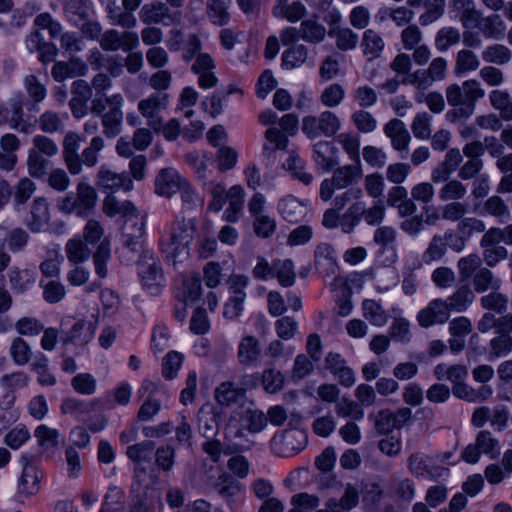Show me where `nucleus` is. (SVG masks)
Segmentation results:
<instances>
[{"label": "nucleus", "instance_id": "1", "mask_svg": "<svg viewBox=\"0 0 512 512\" xmlns=\"http://www.w3.org/2000/svg\"><path fill=\"white\" fill-rule=\"evenodd\" d=\"M445 96L450 106L455 107V113L462 118H469L476 109L477 102L484 98L485 90L477 79L465 80L461 85L454 83L445 90Z\"/></svg>", "mask_w": 512, "mask_h": 512}, {"label": "nucleus", "instance_id": "2", "mask_svg": "<svg viewBox=\"0 0 512 512\" xmlns=\"http://www.w3.org/2000/svg\"><path fill=\"white\" fill-rule=\"evenodd\" d=\"M33 146L27 154V170L30 176L40 179L47 175L52 158L59 153L56 142L46 135L38 134L32 139Z\"/></svg>", "mask_w": 512, "mask_h": 512}, {"label": "nucleus", "instance_id": "3", "mask_svg": "<svg viewBox=\"0 0 512 512\" xmlns=\"http://www.w3.org/2000/svg\"><path fill=\"white\" fill-rule=\"evenodd\" d=\"M97 193L93 186L86 182H79L76 193H68L58 202V208L65 214H76L80 217L88 216L96 207Z\"/></svg>", "mask_w": 512, "mask_h": 512}, {"label": "nucleus", "instance_id": "4", "mask_svg": "<svg viewBox=\"0 0 512 512\" xmlns=\"http://www.w3.org/2000/svg\"><path fill=\"white\" fill-rule=\"evenodd\" d=\"M361 177V169L356 165H345L337 168L332 178L324 179L320 185V198L323 201L332 199L336 189H346L357 183Z\"/></svg>", "mask_w": 512, "mask_h": 512}, {"label": "nucleus", "instance_id": "5", "mask_svg": "<svg viewBox=\"0 0 512 512\" xmlns=\"http://www.w3.org/2000/svg\"><path fill=\"white\" fill-rule=\"evenodd\" d=\"M340 126V120L335 113L324 111L318 117H304L302 130L309 138L314 139L322 135L331 137L338 132Z\"/></svg>", "mask_w": 512, "mask_h": 512}, {"label": "nucleus", "instance_id": "6", "mask_svg": "<svg viewBox=\"0 0 512 512\" xmlns=\"http://www.w3.org/2000/svg\"><path fill=\"white\" fill-rule=\"evenodd\" d=\"M409 471L418 478L436 481L445 479L449 475V469L436 465L432 459L424 453H413L408 458Z\"/></svg>", "mask_w": 512, "mask_h": 512}, {"label": "nucleus", "instance_id": "7", "mask_svg": "<svg viewBox=\"0 0 512 512\" xmlns=\"http://www.w3.org/2000/svg\"><path fill=\"white\" fill-rule=\"evenodd\" d=\"M159 266L157 259L149 252H144L138 262V273L143 289L152 295L159 291Z\"/></svg>", "mask_w": 512, "mask_h": 512}, {"label": "nucleus", "instance_id": "8", "mask_svg": "<svg viewBox=\"0 0 512 512\" xmlns=\"http://www.w3.org/2000/svg\"><path fill=\"white\" fill-rule=\"evenodd\" d=\"M138 42L137 33L130 31L120 33L115 29L105 31L99 39L100 47L105 51H117L119 49L130 51L137 46Z\"/></svg>", "mask_w": 512, "mask_h": 512}, {"label": "nucleus", "instance_id": "9", "mask_svg": "<svg viewBox=\"0 0 512 512\" xmlns=\"http://www.w3.org/2000/svg\"><path fill=\"white\" fill-rule=\"evenodd\" d=\"M81 142V135L74 131L67 132L62 141L63 161L72 175H79L82 172V167L79 164Z\"/></svg>", "mask_w": 512, "mask_h": 512}, {"label": "nucleus", "instance_id": "10", "mask_svg": "<svg viewBox=\"0 0 512 512\" xmlns=\"http://www.w3.org/2000/svg\"><path fill=\"white\" fill-rule=\"evenodd\" d=\"M96 184L101 190L111 193L120 189L130 191L133 188V182L128 174L116 173L105 165H102L98 170Z\"/></svg>", "mask_w": 512, "mask_h": 512}, {"label": "nucleus", "instance_id": "11", "mask_svg": "<svg viewBox=\"0 0 512 512\" xmlns=\"http://www.w3.org/2000/svg\"><path fill=\"white\" fill-rule=\"evenodd\" d=\"M262 346L254 335H244L238 342L237 359L244 367L256 366L262 358Z\"/></svg>", "mask_w": 512, "mask_h": 512}, {"label": "nucleus", "instance_id": "12", "mask_svg": "<svg viewBox=\"0 0 512 512\" xmlns=\"http://www.w3.org/2000/svg\"><path fill=\"white\" fill-rule=\"evenodd\" d=\"M450 310L443 299L432 300L425 308L419 311L417 319L419 325L428 328L436 324H444L449 320Z\"/></svg>", "mask_w": 512, "mask_h": 512}, {"label": "nucleus", "instance_id": "13", "mask_svg": "<svg viewBox=\"0 0 512 512\" xmlns=\"http://www.w3.org/2000/svg\"><path fill=\"white\" fill-rule=\"evenodd\" d=\"M144 225V216L138 210L124 218L121 230L125 247L132 251L137 249L139 240L144 234Z\"/></svg>", "mask_w": 512, "mask_h": 512}, {"label": "nucleus", "instance_id": "14", "mask_svg": "<svg viewBox=\"0 0 512 512\" xmlns=\"http://www.w3.org/2000/svg\"><path fill=\"white\" fill-rule=\"evenodd\" d=\"M216 67L214 59L208 53H199L191 67L198 75V84L203 89H210L217 85L218 78L214 73Z\"/></svg>", "mask_w": 512, "mask_h": 512}, {"label": "nucleus", "instance_id": "15", "mask_svg": "<svg viewBox=\"0 0 512 512\" xmlns=\"http://www.w3.org/2000/svg\"><path fill=\"white\" fill-rule=\"evenodd\" d=\"M95 330V323L79 319L74 323L71 329L61 337L62 344L65 346L74 345L84 347L93 339Z\"/></svg>", "mask_w": 512, "mask_h": 512}, {"label": "nucleus", "instance_id": "16", "mask_svg": "<svg viewBox=\"0 0 512 512\" xmlns=\"http://www.w3.org/2000/svg\"><path fill=\"white\" fill-rule=\"evenodd\" d=\"M87 71L88 67L82 59L72 57L68 61L56 62L51 69V74L55 81L63 82L68 78L84 76Z\"/></svg>", "mask_w": 512, "mask_h": 512}, {"label": "nucleus", "instance_id": "17", "mask_svg": "<svg viewBox=\"0 0 512 512\" xmlns=\"http://www.w3.org/2000/svg\"><path fill=\"white\" fill-rule=\"evenodd\" d=\"M24 466L22 475L18 484V493L22 496L28 497L38 493L40 489V480L42 473L36 466L32 465L27 456L22 457Z\"/></svg>", "mask_w": 512, "mask_h": 512}, {"label": "nucleus", "instance_id": "18", "mask_svg": "<svg viewBox=\"0 0 512 512\" xmlns=\"http://www.w3.org/2000/svg\"><path fill=\"white\" fill-rule=\"evenodd\" d=\"M385 135L390 138L392 147L398 152H408L410 133L403 121L394 118L384 127Z\"/></svg>", "mask_w": 512, "mask_h": 512}, {"label": "nucleus", "instance_id": "19", "mask_svg": "<svg viewBox=\"0 0 512 512\" xmlns=\"http://www.w3.org/2000/svg\"><path fill=\"white\" fill-rule=\"evenodd\" d=\"M277 208L283 219L291 223L301 221L307 213L306 203L292 195L282 198Z\"/></svg>", "mask_w": 512, "mask_h": 512}, {"label": "nucleus", "instance_id": "20", "mask_svg": "<svg viewBox=\"0 0 512 512\" xmlns=\"http://www.w3.org/2000/svg\"><path fill=\"white\" fill-rule=\"evenodd\" d=\"M265 142L263 144V156L269 161L275 159L278 150H286L288 146V137L277 127L268 128L264 134Z\"/></svg>", "mask_w": 512, "mask_h": 512}, {"label": "nucleus", "instance_id": "21", "mask_svg": "<svg viewBox=\"0 0 512 512\" xmlns=\"http://www.w3.org/2000/svg\"><path fill=\"white\" fill-rule=\"evenodd\" d=\"M244 397V390L231 381L220 383L214 391V399L220 406L238 404Z\"/></svg>", "mask_w": 512, "mask_h": 512}, {"label": "nucleus", "instance_id": "22", "mask_svg": "<svg viewBox=\"0 0 512 512\" xmlns=\"http://www.w3.org/2000/svg\"><path fill=\"white\" fill-rule=\"evenodd\" d=\"M245 190L241 185H233L227 191V201L229 203L224 211L222 218L226 222H236L243 209Z\"/></svg>", "mask_w": 512, "mask_h": 512}, {"label": "nucleus", "instance_id": "23", "mask_svg": "<svg viewBox=\"0 0 512 512\" xmlns=\"http://www.w3.org/2000/svg\"><path fill=\"white\" fill-rule=\"evenodd\" d=\"M337 148L328 141H320L314 145L313 159L318 167L325 171L333 169L337 163Z\"/></svg>", "mask_w": 512, "mask_h": 512}, {"label": "nucleus", "instance_id": "24", "mask_svg": "<svg viewBox=\"0 0 512 512\" xmlns=\"http://www.w3.org/2000/svg\"><path fill=\"white\" fill-rule=\"evenodd\" d=\"M26 44L29 51L39 52V60L42 63L52 62L57 57V47L51 42L43 41L41 34L38 31L31 33L27 37Z\"/></svg>", "mask_w": 512, "mask_h": 512}, {"label": "nucleus", "instance_id": "25", "mask_svg": "<svg viewBox=\"0 0 512 512\" xmlns=\"http://www.w3.org/2000/svg\"><path fill=\"white\" fill-rule=\"evenodd\" d=\"M306 14V8L300 1L288 3V0H276L273 7V15L278 19H286L295 23Z\"/></svg>", "mask_w": 512, "mask_h": 512}, {"label": "nucleus", "instance_id": "26", "mask_svg": "<svg viewBox=\"0 0 512 512\" xmlns=\"http://www.w3.org/2000/svg\"><path fill=\"white\" fill-rule=\"evenodd\" d=\"M155 442L146 440L138 444L131 445L127 448L126 454L128 458L141 465L144 462H149L152 455H155V464L160 462V449H155Z\"/></svg>", "mask_w": 512, "mask_h": 512}, {"label": "nucleus", "instance_id": "27", "mask_svg": "<svg viewBox=\"0 0 512 512\" xmlns=\"http://www.w3.org/2000/svg\"><path fill=\"white\" fill-rule=\"evenodd\" d=\"M481 57L489 65L505 66L512 60V51L504 44L493 43L482 50Z\"/></svg>", "mask_w": 512, "mask_h": 512}, {"label": "nucleus", "instance_id": "28", "mask_svg": "<svg viewBox=\"0 0 512 512\" xmlns=\"http://www.w3.org/2000/svg\"><path fill=\"white\" fill-rule=\"evenodd\" d=\"M195 232V221L192 218L183 219L177 222L173 231V240L178 242V246L176 247V253L173 254V258L176 257L177 254L187 253L186 245L192 240ZM173 264H175V259H173Z\"/></svg>", "mask_w": 512, "mask_h": 512}, {"label": "nucleus", "instance_id": "29", "mask_svg": "<svg viewBox=\"0 0 512 512\" xmlns=\"http://www.w3.org/2000/svg\"><path fill=\"white\" fill-rule=\"evenodd\" d=\"M481 66L479 56L471 49L462 48L455 56L454 73L462 76L478 70Z\"/></svg>", "mask_w": 512, "mask_h": 512}, {"label": "nucleus", "instance_id": "30", "mask_svg": "<svg viewBox=\"0 0 512 512\" xmlns=\"http://www.w3.org/2000/svg\"><path fill=\"white\" fill-rule=\"evenodd\" d=\"M490 105L504 121H512V97L507 90L493 89L488 94Z\"/></svg>", "mask_w": 512, "mask_h": 512}, {"label": "nucleus", "instance_id": "31", "mask_svg": "<svg viewBox=\"0 0 512 512\" xmlns=\"http://www.w3.org/2000/svg\"><path fill=\"white\" fill-rule=\"evenodd\" d=\"M474 293L467 285L459 286L456 291L447 297L444 302L449 308L450 312L461 313L470 307L474 301Z\"/></svg>", "mask_w": 512, "mask_h": 512}, {"label": "nucleus", "instance_id": "32", "mask_svg": "<svg viewBox=\"0 0 512 512\" xmlns=\"http://www.w3.org/2000/svg\"><path fill=\"white\" fill-rule=\"evenodd\" d=\"M138 209L131 201H119L114 195L109 194L103 200L102 211L110 218L120 216L123 219L133 214Z\"/></svg>", "mask_w": 512, "mask_h": 512}, {"label": "nucleus", "instance_id": "33", "mask_svg": "<svg viewBox=\"0 0 512 512\" xmlns=\"http://www.w3.org/2000/svg\"><path fill=\"white\" fill-rule=\"evenodd\" d=\"M384 46V40L378 32L373 29L364 32L360 47L369 61L379 58Z\"/></svg>", "mask_w": 512, "mask_h": 512}, {"label": "nucleus", "instance_id": "34", "mask_svg": "<svg viewBox=\"0 0 512 512\" xmlns=\"http://www.w3.org/2000/svg\"><path fill=\"white\" fill-rule=\"evenodd\" d=\"M363 201L353 202L340 214V229L344 234H352L362 221Z\"/></svg>", "mask_w": 512, "mask_h": 512}, {"label": "nucleus", "instance_id": "35", "mask_svg": "<svg viewBox=\"0 0 512 512\" xmlns=\"http://www.w3.org/2000/svg\"><path fill=\"white\" fill-rule=\"evenodd\" d=\"M472 283L477 293H484L488 290L497 291L501 286V280L487 267H482L476 271Z\"/></svg>", "mask_w": 512, "mask_h": 512}, {"label": "nucleus", "instance_id": "36", "mask_svg": "<svg viewBox=\"0 0 512 512\" xmlns=\"http://www.w3.org/2000/svg\"><path fill=\"white\" fill-rule=\"evenodd\" d=\"M315 265L318 269H323L327 274H333L336 270V255L332 245L320 243L315 252Z\"/></svg>", "mask_w": 512, "mask_h": 512}, {"label": "nucleus", "instance_id": "37", "mask_svg": "<svg viewBox=\"0 0 512 512\" xmlns=\"http://www.w3.org/2000/svg\"><path fill=\"white\" fill-rule=\"evenodd\" d=\"M512 352V336L505 331L498 330L489 341V359L506 357Z\"/></svg>", "mask_w": 512, "mask_h": 512}, {"label": "nucleus", "instance_id": "38", "mask_svg": "<svg viewBox=\"0 0 512 512\" xmlns=\"http://www.w3.org/2000/svg\"><path fill=\"white\" fill-rule=\"evenodd\" d=\"M66 114H60L53 110H46L39 115L36 123L45 134H54L64 129Z\"/></svg>", "mask_w": 512, "mask_h": 512}, {"label": "nucleus", "instance_id": "39", "mask_svg": "<svg viewBox=\"0 0 512 512\" xmlns=\"http://www.w3.org/2000/svg\"><path fill=\"white\" fill-rule=\"evenodd\" d=\"M461 41V32L453 26H444L440 28L435 35V49L441 53L449 50L450 47L457 45Z\"/></svg>", "mask_w": 512, "mask_h": 512}, {"label": "nucleus", "instance_id": "40", "mask_svg": "<svg viewBox=\"0 0 512 512\" xmlns=\"http://www.w3.org/2000/svg\"><path fill=\"white\" fill-rule=\"evenodd\" d=\"M396 239V231L394 228L390 226H380L378 227L373 235V241L380 246V250L390 251L391 254L387 259L388 263H393L396 258V254L393 250V244Z\"/></svg>", "mask_w": 512, "mask_h": 512}, {"label": "nucleus", "instance_id": "41", "mask_svg": "<svg viewBox=\"0 0 512 512\" xmlns=\"http://www.w3.org/2000/svg\"><path fill=\"white\" fill-rule=\"evenodd\" d=\"M467 195V187L462 180L450 179L438 190V198L441 202L460 201Z\"/></svg>", "mask_w": 512, "mask_h": 512}, {"label": "nucleus", "instance_id": "42", "mask_svg": "<svg viewBox=\"0 0 512 512\" xmlns=\"http://www.w3.org/2000/svg\"><path fill=\"white\" fill-rule=\"evenodd\" d=\"M503 242L512 246V223L503 228L491 227L482 236L480 246H493Z\"/></svg>", "mask_w": 512, "mask_h": 512}, {"label": "nucleus", "instance_id": "43", "mask_svg": "<svg viewBox=\"0 0 512 512\" xmlns=\"http://www.w3.org/2000/svg\"><path fill=\"white\" fill-rule=\"evenodd\" d=\"M482 214L490 215L503 223L510 218V210L505 201L497 195L488 197L482 208Z\"/></svg>", "mask_w": 512, "mask_h": 512}, {"label": "nucleus", "instance_id": "44", "mask_svg": "<svg viewBox=\"0 0 512 512\" xmlns=\"http://www.w3.org/2000/svg\"><path fill=\"white\" fill-rule=\"evenodd\" d=\"M12 115L8 122L13 130L23 134H31L34 131V124L24 118V110L21 101H12L10 103Z\"/></svg>", "mask_w": 512, "mask_h": 512}, {"label": "nucleus", "instance_id": "45", "mask_svg": "<svg viewBox=\"0 0 512 512\" xmlns=\"http://www.w3.org/2000/svg\"><path fill=\"white\" fill-rule=\"evenodd\" d=\"M231 0H209L207 14L211 22L218 26L226 25L230 20L228 9Z\"/></svg>", "mask_w": 512, "mask_h": 512}, {"label": "nucleus", "instance_id": "46", "mask_svg": "<svg viewBox=\"0 0 512 512\" xmlns=\"http://www.w3.org/2000/svg\"><path fill=\"white\" fill-rule=\"evenodd\" d=\"M32 220L28 221V227L38 232L49 221L48 203L44 198H36L31 207Z\"/></svg>", "mask_w": 512, "mask_h": 512}, {"label": "nucleus", "instance_id": "47", "mask_svg": "<svg viewBox=\"0 0 512 512\" xmlns=\"http://www.w3.org/2000/svg\"><path fill=\"white\" fill-rule=\"evenodd\" d=\"M140 113L148 119L149 124L155 131L160 129V121L158 115L160 113V99L157 95H151L143 99L138 104Z\"/></svg>", "mask_w": 512, "mask_h": 512}, {"label": "nucleus", "instance_id": "48", "mask_svg": "<svg viewBox=\"0 0 512 512\" xmlns=\"http://www.w3.org/2000/svg\"><path fill=\"white\" fill-rule=\"evenodd\" d=\"M481 30L487 39L499 40L503 38L506 31V24L498 14L482 17Z\"/></svg>", "mask_w": 512, "mask_h": 512}, {"label": "nucleus", "instance_id": "49", "mask_svg": "<svg viewBox=\"0 0 512 512\" xmlns=\"http://www.w3.org/2000/svg\"><path fill=\"white\" fill-rule=\"evenodd\" d=\"M299 33L302 40L318 44L325 39L326 28L314 20H305L299 26Z\"/></svg>", "mask_w": 512, "mask_h": 512}, {"label": "nucleus", "instance_id": "50", "mask_svg": "<svg viewBox=\"0 0 512 512\" xmlns=\"http://www.w3.org/2000/svg\"><path fill=\"white\" fill-rule=\"evenodd\" d=\"M136 477L139 496L145 500L158 497V481L156 477L148 475L144 469H137Z\"/></svg>", "mask_w": 512, "mask_h": 512}, {"label": "nucleus", "instance_id": "51", "mask_svg": "<svg viewBox=\"0 0 512 512\" xmlns=\"http://www.w3.org/2000/svg\"><path fill=\"white\" fill-rule=\"evenodd\" d=\"M275 277L282 287H291L296 280L295 266L290 259L274 260Z\"/></svg>", "mask_w": 512, "mask_h": 512}, {"label": "nucleus", "instance_id": "52", "mask_svg": "<svg viewBox=\"0 0 512 512\" xmlns=\"http://www.w3.org/2000/svg\"><path fill=\"white\" fill-rule=\"evenodd\" d=\"M105 142L101 136H94L79 156V164L87 167H94L98 163V155L104 149Z\"/></svg>", "mask_w": 512, "mask_h": 512}, {"label": "nucleus", "instance_id": "53", "mask_svg": "<svg viewBox=\"0 0 512 512\" xmlns=\"http://www.w3.org/2000/svg\"><path fill=\"white\" fill-rule=\"evenodd\" d=\"M123 112L108 110L101 116L103 134L107 138H114L122 131Z\"/></svg>", "mask_w": 512, "mask_h": 512}, {"label": "nucleus", "instance_id": "54", "mask_svg": "<svg viewBox=\"0 0 512 512\" xmlns=\"http://www.w3.org/2000/svg\"><path fill=\"white\" fill-rule=\"evenodd\" d=\"M363 316L375 326H384L388 321V315L381 305L375 300L366 299L362 303Z\"/></svg>", "mask_w": 512, "mask_h": 512}, {"label": "nucleus", "instance_id": "55", "mask_svg": "<svg viewBox=\"0 0 512 512\" xmlns=\"http://www.w3.org/2000/svg\"><path fill=\"white\" fill-rule=\"evenodd\" d=\"M186 181L174 168L162 169V196L170 197L178 192Z\"/></svg>", "mask_w": 512, "mask_h": 512}, {"label": "nucleus", "instance_id": "56", "mask_svg": "<svg viewBox=\"0 0 512 512\" xmlns=\"http://www.w3.org/2000/svg\"><path fill=\"white\" fill-rule=\"evenodd\" d=\"M475 443L479 452L487 455L490 459H496L500 454L499 441L489 431L479 432Z\"/></svg>", "mask_w": 512, "mask_h": 512}, {"label": "nucleus", "instance_id": "57", "mask_svg": "<svg viewBox=\"0 0 512 512\" xmlns=\"http://www.w3.org/2000/svg\"><path fill=\"white\" fill-rule=\"evenodd\" d=\"M446 0H424L426 11L420 15L419 23L428 26L440 19L445 11Z\"/></svg>", "mask_w": 512, "mask_h": 512}, {"label": "nucleus", "instance_id": "58", "mask_svg": "<svg viewBox=\"0 0 512 512\" xmlns=\"http://www.w3.org/2000/svg\"><path fill=\"white\" fill-rule=\"evenodd\" d=\"M214 489L225 500L231 499L239 492V483L228 473H221L213 484Z\"/></svg>", "mask_w": 512, "mask_h": 512}, {"label": "nucleus", "instance_id": "59", "mask_svg": "<svg viewBox=\"0 0 512 512\" xmlns=\"http://www.w3.org/2000/svg\"><path fill=\"white\" fill-rule=\"evenodd\" d=\"M65 251L67 258L73 264H79L90 257V250L87 243L80 239H71L66 243Z\"/></svg>", "mask_w": 512, "mask_h": 512}, {"label": "nucleus", "instance_id": "60", "mask_svg": "<svg viewBox=\"0 0 512 512\" xmlns=\"http://www.w3.org/2000/svg\"><path fill=\"white\" fill-rule=\"evenodd\" d=\"M308 57V50L304 45H294L284 51L282 63L286 69H294L305 63Z\"/></svg>", "mask_w": 512, "mask_h": 512}, {"label": "nucleus", "instance_id": "61", "mask_svg": "<svg viewBox=\"0 0 512 512\" xmlns=\"http://www.w3.org/2000/svg\"><path fill=\"white\" fill-rule=\"evenodd\" d=\"M509 299L507 295L497 291L484 295L480 299V304L483 309L494 311L498 314H503L507 310Z\"/></svg>", "mask_w": 512, "mask_h": 512}, {"label": "nucleus", "instance_id": "62", "mask_svg": "<svg viewBox=\"0 0 512 512\" xmlns=\"http://www.w3.org/2000/svg\"><path fill=\"white\" fill-rule=\"evenodd\" d=\"M185 303H194L202 295L201 277L197 272L187 275L183 281Z\"/></svg>", "mask_w": 512, "mask_h": 512}, {"label": "nucleus", "instance_id": "63", "mask_svg": "<svg viewBox=\"0 0 512 512\" xmlns=\"http://www.w3.org/2000/svg\"><path fill=\"white\" fill-rule=\"evenodd\" d=\"M111 257L110 247L108 242H101L95 253L93 254V264L95 273L99 278L104 279L108 275L107 262Z\"/></svg>", "mask_w": 512, "mask_h": 512}, {"label": "nucleus", "instance_id": "64", "mask_svg": "<svg viewBox=\"0 0 512 512\" xmlns=\"http://www.w3.org/2000/svg\"><path fill=\"white\" fill-rule=\"evenodd\" d=\"M102 512H123L124 492L118 487H110L105 495Z\"/></svg>", "mask_w": 512, "mask_h": 512}]
</instances>
